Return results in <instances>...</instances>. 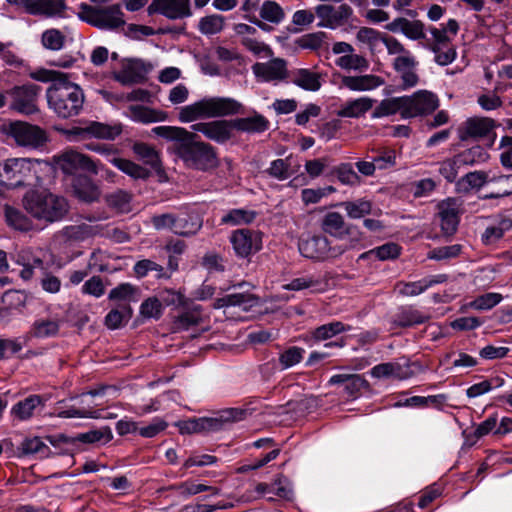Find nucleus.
I'll list each match as a JSON object with an SVG mask.
<instances>
[{
  "instance_id": "f257e3e1",
  "label": "nucleus",
  "mask_w": 512,
  "mask_h": 512,
  "mask_svg": "<svg viewBox=\"0 0 512 512\" xmlns=\"http://www.w3.org/2000/svg\"><path fill=\"white\" fill-rule=\"evenodd\" d=\"M151 133L174 143V153L187 167L207 170L217 166L218 161L214 148L197 140V134L176 126H157Z\"/></svg>"
},
{
  "instance_id": "f03ea898",
  "label": "nucleus",
  "mask_w": 512,
  "mask_h": 512,
  "mask_svg": "<svg viewBox=\"0 0 512 512\" xmlns=\"http://www.w3.org/2000/svg\"><path fill=\"white\" fill-rule=\"evenodd\" d=\"M46 98L49 108L62 119L79 115L85 99L82 89L68 79L51 84Z\"/></svg>"
},
{
  "instance_id": "7ed1b4c3",
  "label": "nucleus",
  "mask_w": 512,
  "mask_h": 512,
  "mask_svg": "<svg viewBox=\"0 0 512 512\" xmlns=\"http://www.w3.org/2000/svg\"><path fill=\"white\" fill-rule=\"evenodd\" d=\"M23 204L31 216L47 223L61 220L69 210L64 197L49 191H29L23 198Z\"/></svg>"
},
{
  "instance_id": "20e7f679",
  "label": "nucleus",
  "mask_w": 512,
  "mask_h": 512,
  "mask_svg": "<svg viewBox=\"0 0 512 512\" xmlns=\"http://www.w3.org/2000/svg\"><path fill=\"white\" fill-rule=\"evenodd\" d=\"M242 104L229 97L203 98L180 109L179 120L182 123L197 119L217 118L238 114Z\"/></svg>"
},
{
  "instance_id": "39448f33",
  "label": "nucleus",
  "mask_w": 512,
  "mask_h": 512,
  "mask_svg": "<svg viewBox=\"0 0 512 512\" xmlns=\"http://www.w3.org/2000/svg\"><path fill=\"white\" fill-rule=\"evenodd\" d=\"M77 16L80 20L100 30L114 31L125 25L124 13L120 4L96 6L80 3Z\"/></svg>"
},
{
  "instance_id": "423d86ee",
  "label": "nucleus",
  "mask_w": 512,
  "mask_h": 512,
  "mask_svg": "<svg viewBox=\"0 0 512 512\" xmlns=\"http://www.w3.org/2000/svg\"><path fill=\"white\" fill-rule=\"evenodd\" d=\"M246 415V410L227 408L219 411L215 417L191 418L179 421L176 425L181 434L219 431L228 423L245 419Z\"/></svg>"
},
{
  "instance_id": "0eeeda50",
  "label": "nucleus",
  "mask_w": 512,
  "mask_h": 512,
  "mask_svg": "<svg viewBox=\"0 0 512 512\" xmlns=\"http://www.w3.org/2000/svg\"><path fill=\"white\" fill-rule=\"evenodd\" d=\"M37 160L9 158L0 163V183L8 188L30 185L37 178Z\"/></svg>"
},
{
  "instance_id": "6e6552de",
  "label": "nucleus",
  "mask_w": 512,
  "mask_h": 512,
  "mask_svg": "<svg viewBox=\"0 0 512 512\" xmlns=\"http://www.w3.org/2000/svg\"><path fill=\"white\" fill-rule=\"evenodd\" d=\"M342 245L331 246L330 241L324 235H313L299 242L300 253L309 259L324 261L336 258L345 252Z\"/></svg>"
},
{
  "instance_id": "1a4fd4ad",
  "label": "nucleus",
  "mask_w": 512,
  "mask_h": 512,
  "mask_svg": "<svg viewBox=\"0 0 512 512\" xmlns=\"http://www.w3.org/2000/svg\"><path fill=\"white\" fill-rule=\"evenodd\" d=\"M314 10L319 19L317 26L332 30L346 25L353 15V9L346 3L337 6L323 3L317 5Z\"/></svg>"
},
{
  "instance_id": "9d476101",
  "label": "nucleus",
  "mask_w": 512,
  "mask_h": 512,
  "mask_svg": "<svg viewBox=\"0 0 512 512\" xmlns=\"http://www.w3.org/2000/svg\"><path fill=\"white\" fill-rule=\"evenodd\" d=\"M58 168L67 175H73L78 171H85L97 175L102 169L98 161L74 150H67L56 157Z\"/></svg>"
},
{
  "instance_id": "9b49d317",
  "label": "nucleus",
  "mask_w": 512,
  "mask_h": 512,
  "mask_svg": "<svg viewBox=\"0 0 512 512\" xmlns=\"http://www.w3.org/2000/svg\"><path fill=\"white\" fill-rule=\"evenodd\" d=\"M7 134L17 145L33 149L43 146L47 140L45 132L40 127L23 121L11 122Z\"/></svg>"
},
{
  "instance_id": "f8f14e48",
  "label": "nucleus",
  "mask_w": 512,
  "mask_h": 512,
  "mask_svg": "<svg viewBox=\"0 0 512 512\" xmlns=\"http://www.w3.org/2000/svg\"><path fill=\"white\" fill-rule=\"evenodd\" d=\"M40 90V86L35 84L14 87L10 91L11 108L25 115L36 113L38 111L36 101Z\"/></svg>"
},
{
  "instance_id": "ddd939ff",
  "label": "nucleus",
  "mask_w": 512,
  "mask_h": 512,
  "mask_svg": "<svg viewBox=\"0 0 512 512\" xmlns=\"http://www.w3.org/2000/svg\"><path fill=\"white\" fill-rule=\"evenodd\" d=\"M406 97V109L403 118H413L417 116L427 115L435 111L439 106L437 96L427 90H419L412 96Z\"/></svg>"
},
{
  "instance_id": "4468645a",
  "label": "nucleus",
  "mask_w": 512,
  "mask_h": 512,
  "mask_svg": "<svg viewBox=\"0 0 512 512\" xmlns=\"http://www.w3.org/2000/svg\"><path fill=\"white\" fill-rule=\"evenodd\" d=\"M496 127L495 121L488 117H471L464 121L458 128V137L461 141H467L469 139H482L493 134V139L490 145L494 142L495 133L494 128Z\"/></svg>"
},
{
  "instance_id": "2eb2a0df",
  "label": "nucleus",
  "mask_w": 512,
  "mask_h": 512,
  "mask_svg": "<svg viewBox=\"0 0 512 512\" xmlns=\"http://www.w3.org/2000/svg\"><path fill=\"white\" fill-rule=\"evenodd\" d=\"M235 254L240 258H247L257 253L262 247V237L258 231L239 229L230 236Z\"/></svg>"
},
{
  "instance_id": "dca6fc26",
  "label": "nucleus",
  "mask_w": 512,
  "mask_h": 512,
  "mask_svg": "<svg viewBox=\"0 0 512 512\" xmlns=\"http://www.w3.org/2000/svg\"><path fill=\"white\" fill-rule=\"evenodd\" d=\"M148 15L159 13L170 20L190 17V0H153L147 8Z\"/></svg>"
},
{
  "instance_id": "f3484780",
  "label": "nucleus",
  "mask_w": 512,
  "mask_h": 512,
  "mask_svg": "<svg viewBox=\"0 0 512 512\" xmlns=\"http://www.w3.org/2000/svg\"><path fill=\"white\" fill-rule=\"evenodd\" d=\"M498 180H505L508 184V189L503 190L502 193L498 194H490L487 195L486 198L493 199V198H499L503 196H509L512 194V174L510 175H496L491 174V172H485V171H473L465 174L461 179V184H466L469 188L472 189H480L483 187L486 183H489L491 181H498Z\"/></svg>"
},
{
  "instance_id": "a211bd4d",
  "label": "nucleus",
  "mask_w": 512,
  "mask_h": 512,
  "mask_svg": "<svg viewBox=\"0 0 512 512\" xmlns=\"http://www.w3.org/2000/svg\"><path fill=\"white\" fill-rule=\"evenodd\" d=\"M192 130L202 133L206 138L217 143H224L232 136V120L199 122L191 126Z\"/></svg>"
},
{
  "instance_id": "6ab92c4d",
  "label": "nucleus",
  "mask_w": 512,
  "mask_h": 512,
  "mask_svg": "<svg viewBox=\"0 0 512 512\" xmlns=\"http://www.w3.org/2000/svg\"><path fill=\"white\" fill-rule=\"evenodd\" d=\"M252 71L257 78L265 82L282 81L288 76L287 63L282 58L255 63Z\"/></svg>"
},
{
  "instance_id": "aec40b11",
  "label": "nucleus",
  "mask_w": 512,
  "mask_h": 512,
  "mask_svg": "<svg viewBox=\"0 0 512 512\" xmlns=\"http://www.w3.org/2000/svg\"><path fill=\"white\" fill-rule=\"evenodd\" d=\"M148 69L139 59H132L123 64L121 70L113 73V78L124 86L139 84L145 81Z\"/></svg>"
},
{
  "instance_id": "412c9836",
  "label": "nucleus",
  "mask_w": 512,
  "mask_h": 512,
  "mask_svg": "<svg viewBox=\"0 0 512 512\" xmlns=\"http://www.w3.org/2000/svg\"><path fill=\"white\" fill-rule=\"evenodd\" d=\"M438 216L441 230L445 235H453L459 224V203L455 198H448L438 204Z\"/></svg>"
},
{
  "instance_id": "4be33fe9",
  "label": "nucleus",
  "mask_w": 512,
  "mask_h": 512,
  "mask_svg": "<svg viewBox=\"0 0 512 512\" xmlns=\"http://www.w3.org/2000/svg\"><path fill=\"white\" fill-rule=\"evenodd\" d=\"M260 19L250 17L249 21L265 32H270L272 27L267 24L269 22L274 25L280 24L285 18L283 8L275 1H264L259 10Z\"/></svg>"
},
{
  "instance_id": "5701e85b",
  "label": "nucleus",
  "mask_w": 512,
  "mask_h": 512,
  "mask_svg": "<svg viewBox=\"0 0 512 512\" xmlns=\"http://www.w3.org/2000/svg\"><path fill=\"white\" fill-rule=\"evenodd\" d=\"M392 33H402L410 40L425 39V26L420 20H409L404 17L395 18L385 27Z\"/></svg>"
},
{
  "instance_id": "b1692460",
  "label": "nucleus",
  "mask_w": 512,
  "mask_h": 512,
  "mask_svg": "<svg viewBox=\"0 0 512 512\" xmlns=\"http://www.w3.org/2000/svg\"><path fill=\"white\" fill-rule=\"evenodd\" d=\"M46 400L40 395H29L11 408V415L19 421H27L42 410Z\"/></svg>"
},
{
  "instance_id": "393cba45",
  "label": "nucleus",
  "mask_w": 512,
  "mask_h": 512,
  "mask_svg": "<svg viewBox=\"0 0 512 512\" xmlns=\"http://www.w3.org/2000/svg\"><path fill=\"white\" fill-rule=\"evenodd\" d=\"M331 385H342L350 398H356L363 388L368 386L366 379L358 374H336L329 379Z\"/></svg>"
},
{
  "instance_id": "a878e982",
  "label": "nucleus",
  "mask_w": 512,
  "mask_h": 512,
  "mask_svg": "<svg viewBox=\"0 0 512 512\" xmlns=\"http://www.w3.org/2000/svg\"><path fill=\"white\" fill-rule=\"evenodd\" d=\"M258 304V298L249 293H231L214 301L213 307L221 309L225 307H239L243 311H249Z\"/></svg>"
},
{
  "instance_id": "bb28decb",
  "label": "nucleus",
  "mask_w": 512,
  "mask_h": 512,
  "mask_svg": "<svg viewBox=\"0 0 512 512\" xmlns=\"http://www.w3.org/2000/svg\"><path fill=\"white\" fill-rule=\"evenodd\" d=\"M341 83L351 91H370L384 84V80L373 74L360 76H342Z\"/></svg>"
},
{
  "instance_id": "cd10ccee",
  "label": "nucleus",
  "mask_w": 512,
  "mask_h": 512,
  "mask_svg": "<svg viewBox=\"0 0 512 512\" xmlns=\"http://www.w3.org/2000/svg\"><path fill=\"white\" fill-rule=\"evenodd\" d=\"M126 116L132 121L143 124L163 122L168 118L167 112L142 105L129 106Z\"/></svg>"
},
{
  "instance_id": "c85d7f7f",
  "label": "nucleus",
  "mask_w": 512,
  "mask_h": 512,
  "mask_svg": "<svg viewBox=\"0 0 512 512\" xmlns=\"http://www.w3.org/2000/svg\"><path fill=\"white\" fill-rule=\"evenodd\" d=\"M99 234H102V226L87 223L69 225L61 231L62 237L68 242H82Z\"/></svg>"
},
{
  "instance_id": "c756f323",
  "label": "nucleus",
  "mask_w": 512,
  "mask_h": 512,
  "mask_svg": "<svg viewBox=\"0 0 512 512\" xmlns=\"http://www.w3.org/2000/svg\"><path fill=\"white\" fill-rule=\"evenodd\" d=\"M203 219L194 211L179 214L178 228L175 234L183 237H190L198 233L202 228Z\"/></svg>"
},
{
  "instance_id": "7c9ffc66",
  "label": "nucleus",
  "mask_w": 512,
  "mask_h": 512,
  "mask_svg": "<svg viewBox=\"0 0 512 512\" xmlns=\"http://www.w3.org/2000/svg\"><path fill=\"white\" fill-rule=\"evenodd\" d=\"M429 317L422 314L420 311L411 307L401 308L392 318V328L395 327H411L417 324H422L427 321Z\"/></svg>"
},
{
  "instance_id": "2f4dec72",
  "label": "nucleus",
  "mask_w": 512,
  "mask_h": 512,
  "mask_svg": "<svg viewBox=\"0 0 512 512\" xmlns=\"http://www.w3.org/2000/svg\"><path fill=\"white\" fill-rule=\"evenodd\" d=\"M233 129L247 133H262L269 128V121L261 114L232 120Z\"/></svg>"
},
{
  "instance_id": "473e14b6",
  "label": "nucleus",
  "mask_w": 512,
  "mask_h": 512,
  "mask_svg": "<svg viewBox=\"0 0 512 512\" xmlns=\"http://www.w3.org/2000/svg\"><path fill=\"white\" fill-rule=\"evenodd\" d=\"M85 130L88 131V136L105 140H114L121 134L122 125L119 123L108 125L92 121L85 126Z\"/></svg>"
},
{
  "instance_id": "72a5a7b5",
  "label": "nucleus",
  "mask_w": 512,
  "mask_h": 512,
  "mask_svg": "<svg viewBox=\"0 0 512 512\" xmlns=\"http://www.w3.org/2000/svg\"><path fill=\"white\" fill-rule=\"evenodd\" d=\"M292 83L307 91H318L321 87L320 75L309 69H298L292 72Z\"/></svg>"
},
{
  "instance_id": "f704fd0d",
  "label": "nucleus",
  "mask_w": 512,
  "mask_h": 512,
  "mask_svg": "<svg viewBox=\"0 0 512 512\" xmlns=\"http://www.w3.org/2000/svg\"><path fill=\"white\" fill-rule=\"evenodd\" d=\"M374 100L369 97H360L352 101H348L338 111L340 117L358 118L364 115L373 106Z\"/></svg>"
},
{
  "instance_id": "c9c22d12",
  "label": "nucleus",
  "mask_w": 512,
  "mask_h": 512,
  "mask_svg": "<svg viewBox=\"0 0 512 512\" xmlns=\"http://www.w3.org/2000/svg\"><path fill=\"white\" fill-rule=\"evenodd\" d=\"M320 227L324 233L340 238L345 230L344 217L338 212H328L321 218Z\"/></svg>"
},
{
  "instance_id": "e433bc0d",
  "label": "nucleus",
  "mask_w": 512,
  "mask_h": 512,
  "mask_svg": "<svg viewBox=\"0 0 512 512\" xmlns=\"http://www.w3.org/2000/svg\"><path fill=\"white\" fill-rule=\"evenodd\" d=\"M406 97H394L390 99H384L374 109L372 113L373 118H381L389 115H393L397 112L401 113L403 117L404 110L406 109Z\"/></svg>"
},
{
  "instance_id": "4c0bfd02",
  "label": "nucleus",
  "mask_w": 512,
  "mask_h": 512,
  "mask_svg": "<svg viewBox=\"0 0 512 512\" xmlns=\"http://www.w3.org/2000/svg\"><path fill=\"white\" fill-rule=\"evenodd\" d=\"M132 151L144 164L150 166L152 169L159 170L161 168L159 153L151 145L143 142H135L132 146Z\"/></svg>"
},
{
  "instance_id": "58836bf2",
  "label": "nucleus",
  "mask_w": 512,
  "mask_h": 512,
  "mask_svg": "<svg viewBox=\"0 0 512 512\" xmlns=\"http://www.w3.org/2000/svg\"><path fill=\"white\" fill-rule=\"evenodd\" d=\"M201 321L202 308L199 305H195L175 318L173 328L175 331L188 330L190 327L198 325Z\"/></svg>"
},
{
  "instance_id": "ea45409f",
  "label": "nucleus",
  "mask_w": 512,
  "mask_h": 512,
  "mask_svg": "<svg viewBox=\"0 0 512 512\" xmlns=\"http://www.w3.org/2000/svg\"><path fill=\"white\" fill-rule=\"evenodd\" d=\"M132 194L118 189L105 196L106 204L119 213H127L131 210Z\"/></svg>"
},
{
  "instance_id": "a19ab883",
  "label": "nucleus",
  "mask_w": 512,
  "mask_h": 512,
  "mask_svg": "<svg viewBox=\"0 0 512 512\" xmlns=\"http://www.w3.org/2000/svg\"><path fill=\"white\" fill-rule=\"evenodd\" d=\"M66 8L65 0H37L34 16L52 18L60 16Z\"/></svg>"
},
{
  "instance_id": "79ce46f5",
  "label": "nucleus",
  "mask_w": 512,
  "mask_h": 512,
  "mask_svg": "<svg viewBox=\"0 0 512 512\" xmlns=\"http://www.w3.org/2000/svg\"><path fill=\"white\" fill-rule=\"evenodd\" d=\"M113 165L134 180H147L150 170L128 159L112 160Z\"/></svg>"
},
{
  "instance_id": "37998d69",
  "label": "nucleus",
  "mask_w": 512,
  "mask_h": 512,
  "mask_svg": "<svg viewBox=\"0 0 512 512\" xmlns=\"http://www.w3.org/2000/svg\"><path fill=\"white\" fill-rule=\"evenodd\" d=\"M350 330V326L345 325L340 321H333L315 328L312 332V338L317 341L328 340L340 333Z\"/></svg>"
},
{
  "instance_id": "c03bdc74",
  "label": "nucleus",
  "mask_w": 512,
  "mask_h": 512,
  "mask_svg": "<svg viewBox=\"0 0 512 512\" xmlns=\"http://www.w3.org/2000/svg\"><path fill=\"white\" fill-rule=\"evenodd\" d=\"M335 64L344 70L364 72L369 68V61L362 55L351 52L336 59Z\"/></svg>"
},
{
  "instance_id": "a18cd8bd",
  "label": "nucleus",
  "mask_w": 512,
  "mask_h": 512,
  "mask_svg": "<svg viewBox=\"0 0 512 512\" xmlns=\"http://www.w3.org/2000/svg\"><path fill=\"white\" fill-rule=\"evenodd\" d=\"M4 212L7 224L13 229L26 232L32 228V222L20 210L5 206Z\"/></svg>"
},
{
  "instance_id": "49530a36",
  "label": "nucleus",
  "mask_w": 512,
  "mask_h": 512,
  "mask_svg": "<svg viewBox=\"0 0 512 512\" xmlns=\"http://www.w3.org/2000/svg\"><path fill=\"white\" fill-rule=\"evenodd\" d=\"M108 298L128 303L137 302L140 299V291L130 283H122L110 291Z\"/></svg>"
},
{
  "instance_id": "de8ad7c7",
  "label": "nucleus",
  "mask_w": 512,
  "mask_h": 512,
  "mask_svg": "<svg viewBox=\"0 0 512 512\" xmlns=\"http://www.w3.org/2000/svg\"><path fill=\"white\" fill-rule=\"evenodd\" d=\"M445 280L444 275L436 276L431 279H422L416 282L405 283L400 288V293L404 296H416L423 293L426 289L433 284L441 283Z\"/></svg>"
},
{
  "instance_id": "09e8293b",
  "label": "nucleus",
  "mask_w": 512,
  "mask_h": 512,
  "mask_svg": "<svg viewBox=\"0 0 512 512\" xmlns=\"http://www.w3.org/2000/svg\"><path fill=\"white\" fill-rule=\"evenodd\" d=\"M54 415H56L57 417H60V418H93V419L99 418L101 416L99 411L93 410L92 405H87V406L72 405L64 410H56L54 412Z\"/></svg>"
},
{
  "instance_id": "8fccbe9b",
  "label": "nucleus",
  "mask_w": 512,
  "mask_h": 512,
  "mask_svg": "<svg viewBox=\"0 0 512 512\" xmlns=\"http://www.w3.org/2000/svg\"><path fill=\"white\" fill-rule=\"evenodd\" d=\"M458 156L461 162L463 163L464 167L485 163L490 158L488 152L479 145L473 146L469 149H466L458 153Z\"/></svg>"
},
{
  "instance_id": "3c124183",
  "label": "nucleus",
  "mask_w": 512,
  "mask_h": 512,
  "mask_svg": "<svg viewBox=\"0 0 512 512\" xmlns=\"http://www.w3.org/2000/svg\"><path fill=\"white\" fill-rule=\"evenodd\" d=\"M464 165L461 162L458 154L451 158L444 159L439 163V173L447 182H454L458 176V173Z\"/></svg>"
},
{
  "instance_id": "603ef678",
  "label": "nucleus",
  "mask_w": 512,
  "mask_h": 512,
  "mask_svg": "<svg viewBox=\"0 0 512 512\" xmlns=\"http://www.w3.org/2000/svg\"><path fill=\"white\" fill-rule=\"evenodd\" d=\"M346 211L348 217L359 219L372 212V204L365 199H357L354 201H345L340 204Z\"/></svg>"
},
{
  "instance_id": "864d4df0",
  "label": "nucleus",
  "mask_w": 512,
  "mask_h": 512,
  "mask_svg": "<svg viewBox=\"0 0 512 512\" xmlns=\"http://www.w3.org/2000/svg\"><path fill=\"white\" fill-rule=\"evenodd\" d=\"M132 315V309L125 304L121 309H112L105 317V324L109 329L119 328L123 322H127Z\"/></svg>"
},
{
  "instance_id": "5fc2aeb1",
  "label": "nucleus",
  "mask_w": 512,
  "mask_h": 512,
  "mask_svg": "<svg viewBox=\"0 0 512 512\" xmlns=\"http://www.w3.org/2000/svg\"><path fill=\"white\" fill-rule=\"evenodd\" d=\"M170 489L178 491L180 495H182L185 498L204 491H210L213 495H218L220 493V490L216 487L207 486L205 484H195L188 481L180 483L178 485H173L170 487Z\"/></svg>"
},
{
  "instance_id": "6e6d98bb",
  "label": "nucleus",
  "mask_w": 512,
  "mask_h": 512,
  "mask_svg": "<svg viewBox=\"0 0 512 512\" xmlns=\"http://www.w3.org/2000/svg\"><path fill=\"white\" fill-rule=\"evenodd\" d=\"M41 43L44 48L59 51L64 47L65 36L64 34L55 28L47 29L42 33Z\"/></svg>"
},
{
  "instance_id": "4d7b16f0",
  "label": "nucleus",
  "mask_w": 512,
  "mask_h": 512,
  "mask_svg": "<svg viewBox=\"0 0 512 512\" xmlns=\"http://www.w3.org/2000/svg\"><path fill=\"white\" fill-rule=\"evenodd\" d=\"M305 350L297 346H291L279 354V364L282 370L289 369L300 363L304 357Z\"/></svg>"
},
{
  "instance_id": "13d9d810",
  "label": "nucleus",
  "mask_w": 512,
  "mask_h": 512,
  "mask_svg": "<svg viewBox=\"0 0 512 512\" xmlns=\"http://www.w3.org/2000/svg\"><path fill=\"white\" fill-rule=\"evenodd\" d=\"M224 20L222 15H209L200 19L198 28L200 32L205 35L217 34L222 31Z\"/></svg>"
},
{
  "instance_id": "bf43d9fd",
  "label": "nucleus",
  "mask_w": 512,
  "mask_h": 512,
  "mask_svg": "<svg viewBox=\"0 0 512 512\" xmlns=\"http://www.w3.org/2000/svg\"><path fill=\"white\" fill-rule=\"evenodd\" d=\"M186 243L182 240L171 239L167 242L165 250L168 255V268L174 272L178 269V256L182 255L186 250Z\"/></svg>"
},
{
  "instance_id": "052dcab7",
  "label": "nucleus",
  "mask_w": 512,
  "mask_h": 512,
  "mask_svg": "<svg viewBox=\"0 0 512 512\" xmlns=\"http://www.w3.org/2000/svg\"><path fill=\"white\" fill-rule=\"evenodd\" d=\"M59 321L50 319H40L33 324V334L38 338L55 336L59 331Z\"/></svg>"
},
{
  "instance_id": "680f3d73",
  "label": "nucleus",
  "mask_w": 512,
  "mask_h": 512,
  "mask_svg": "<svg viewBox=\"0 0 512 512\" xmlns=\"http://www.w3.org/2000/svg\"><path fill=\"white\" fill-rule=\"evenodd\" d=\"M256 217L254 211L244 209H233L222 217V223L230 225H240L251 223Z\"/></svg>"
},
{
  "instance_id": "e2e57ef3",
  "label": "nucleus",
  "mask_w": 512,
  "mask_h": 512,
  "mask_svg": "<svg viewBox=\"0 0 512 512\" xmlns=\"http://www.w3.org/2000/svg\"><path fill=\"white\" fill-rule=\"evenodd\" d=\"M266 172L271 177L280 181L288 179L293 174V171L290 168L289 158L272 161Z\"/></svg>"
},
{
  "instance_id": "0e129e2a",
  "label": "nucleus",
  "mask_w": 512,
  "mask_h": 512,
  "mask_svg": "<svg viewBox=\"0 0 512 512\" xmlns=\"http://www.w3.org/2000/svg\"><path fill=\"white\" fill-rule=\"evenodd\" d=\"M152 271H155L157 273V278L169 277V275H166L164 273L163 267L152 260L143 259L136 262V264L134 265V272L136 276L139 278L145 277L149 272Z\"/></svg>"
},
{
  "instance_id": "69168bd1",
  "label": "nucleus",
  "mask_w": 512,
  "mask_h": 512,
  "mask_svg": "<svg viewBox=\"0 0 512 512\" xmlns=\"http://www.w3.org/2000/svg\"><path fill=\"white\" fill-rule=\"evenodd\" d=\"M306 289L314 293L324 292L329 287V274L318 273L304 276Z\"/></svg>"
},
{
  "instance_id": "338daca9",
  "label": "nucleus",
  "mask_w": 512,
  "mask_h": 512,
  "mask_svg": "<svg viewBox=\"0 0 512 512\" xmlns=\"http://www.w3.org/2000/svg\"><path fill=\"white\" fill-rule=\"evenodd\" d=\"M162 313L163 307L158 297H149L140 306V314L144 318L159 319Z\"/></svg>"
},
{
  "instance_id": "774afa93",
  "label": "nucleus",
  "mask_w": 512,
  "mask_h": 512,
  "mask_svg": "<svg viewBox=\"0 0 512 512\" xmlns=\"http://www.w3.org/2000/svg\"><path fill=\"white\" fill-rule=\"evenodd\" d=\"M23 454H40L45 457L49 454V447L39 438H27L21 444Z\"/></svg>"
}]
</instances>
